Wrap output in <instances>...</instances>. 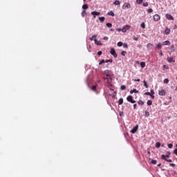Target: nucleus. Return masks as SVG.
I'll use <instances>...</instances> for the list:
<instances>
[{"instance_id":"7ed1b4c3","label":"nucleus","mask_w":177,"mask_h":177,"mask_svg":"<svg viewBox=\"0 0 177 177\" xmlns=\"http://www.w3.org/2000/svg\"><path fill=\"white\" fill-rule=\"evenodd\" d=\"M127 100L132 104L136 103V101L133 100V97H132V95L127 96Z\"/></svg>"},{"instance_id":"a18cd8bd","label":"nucleus","mask_w":177,"mask_h":177,"mask_svg":"<svg viewBox=\"0 0 177 177\" xmlns=\"http://www.w3.org/2000/svg\"><path fill=\"white\" fill-rule=\"evenodd\" d=\"M144 95H147L148 96H151V93L150 92H145Z\"/></svg>"},{"instance_id":"c9c22d12","label":"nucleus","mask_w":177,"mask_h":177,"mask_svg":"<svg viewBox=\"0 0 177 177\" xmlns=\"http://www.w3.org/2000/svg\"><path fill=\"white\" fill-rule=\"evenodd\" d=\"M138 104H140V106H143V104H145V102L142 100L138 101Z\"/></svg>"},{"instance_id":"680f3d73","label":"nucleus","mask_w":177,"mask_h":177,"mask_svg":"<svg viewBox=\"0 0 177 177\" xmlns=\"http://www.w3.org/2000/svg\"><path fill=\"white\" fill-rule=\"evenodd\" d=\"M124 48H128V45L124 44Z\"/></svg>"},{"instance_id":"13d9d810","label":"nucleus","mask_w":177,"mask_h":177,"mask_svg":"<svg viewBox=\"0 0 177 177\" xmlns=\"http://www.w3.org/2000/svg\"><path fill=\"white\" fill-rule=\"evenodd\" d=\"M136 106H137L136 104H133V109H136Z\"/></svg>"},{"instance_id":"de8ad7c7","label":"nucleus","mask_w":177,"mask_h":177,"mask_svg":"<svg viewBox=\"0 0 177 177\" xmlns=\"http://www.w3.org/2000/svg\"><path fill=\"white\" fill-rule=\"evenodd\" d=\"M133 39H134V41H138L139 39V37H136V36H133Z\"/></svg>"},{"instance_id":"ddd939ff","label":"nucleus","mask_w":177,"mask_h":177,"mask_svg":"<svg viewBox=\"0 0 177 177\" xmlns=\"http://www.w3.org/2000/svg\"><path fill=\"white\" fill-rule=\"evenodd\" d=\"M153 45L152 44H148L147 45V48L148 50H151V49H153Z\"/></svg>"},{"instance_id":"7c9ffc66","label":"nucleus","mask_w":177,"mask_h":177,"mask_svg":"<svg viewBox=\"0 0 177 177\" xmlns=\"http://www.w3.org/2000/svg\"><path fill=\"white\" fill-rule=\"evenodd\" d=\"M136 2L138 5H142V3H143V0H136Z\"/></svg>"},{"instance_id":"1a4fd4ad","label":"nucleus","mask_w":177,"mask_h":177,"mask_svg":"<svg viewBox=\"0 0 177 177\" xmlns=\"http://www.w3.org/2000/svg\"><path fill=\"white\" fill-rule=\"evenodd\" d=\"M139 128L138 125L135 126L131 130V133H135L137 131L138 129Z\"/></svg>"},{"instance_id":"3c124183","label":"nucleus","mask_w":177,"mask_h":177,"mask_svg":"<svg viewBox=\"0 0 177 177\" xmlns=\"http://www.w3.org/2000/svg\"><path fill=\"white\" fill-rule=\"evenodd\" d=\"M103 53L102 52V51H98L97 52V55H98V56H102V54Z\"/></svg>"},{"instance_id":"8fccbe9b","label":"nucleus","mask_w":177,"mask_h":177,"mask_svg":"<svg viewBox=\"0 0 177 177\" xmlns=\"http://www.w3.org/2000/svg\"><path fill=\"white\" fill-rule=\"evenodd\" d=\"M121 55H122V56H125V55H127V53L125 51H122L121 53Z\"/></svg>"},{"instance_id":"052dcab7","label":"nucleus","mask_w":177,"mask_h":177,"mask_svg":"<svg viewBox=\"0 0 177 177\" xmlns=\"http://www.w3.org/2000/svg\"><path fill=\"white\" fill-rule=\"evenodd\" d=\"M160 56H162V50L160 51Z\"/></svg>"},{"instance_id":"6e6d98bb","label":"nucleus","mask_w":177,"mask_h":177,"mask_svg":"<svg viewBox=\"0 0 177 177\" xmlns=\"http://www.w3.org/2000/svg\"><path fill=\"white\" fill-rule=\"evenodd\" d=\"M169 165H170V167H175V164H174V163H170Z\"/></svg>"},{"instance_id":"4be33fe9","label":"nucleus","mask_w":177,"mask_h":177,"mask_svg":"<svg viewBox=\"0 0 177 177\" xmlns=\"http://www.w3.org/2000/svg\"><path fill=\"white\" fill-rule=\"evenodd\" d=\"M106 18H104V17H99V20L101 23H103L104 21Z\"/></svg>"},{"instance_id":"ea45409f","label":"nucleus","mask_w":177,"mask_h":177,"mask_svg":"<svg viewBox=\"0 0 177 177\" xmlns=\"http://www.w3.org/2000/svg\"><path fill=\"white\" fill-rule=\"evenodd\" d=\"M163 82L164 84H168L169 82V80L168 79H165Z\"/></svg>"},{"instance_id":"37998d69","label":"nucleus","mask_w":177,"mask_h":177,"mask_svg":"<svg viewBox=\"0 0 177 177\" xmlns=\"http://www.w3.org/2000/svg\"><path fill=\"white\" fill-rule=\"evenodd\" d=\"M168 147H169V149H172V147H174V145H172V144H168Z\"/></svg>"},{"instance_id":"cd10ccee","label":"nucleus","mask_w":177,"mask_h":177,"mask_svg":"<svg viewBox=\"0 0 177 177\" xmlns=\"http://www.w3.org/2000/svg\"><path fill=\"white\" fill-rule=\"evenodd\" d=\"M147 104L148 106H151L153 104V101L151 100H148L147 102Z\"/></svg>"},{"instance_id":"b1692460","label":"nucleus","mask_w":177,"mask_h":177,"mask_svg":"<svg viewBox=\"0 0 177 177\" xmlns=\"http://www.w3.org/2000/svg\"><path fill=\"white\" fill-rule=\"evenodd\" d=\"M170 44H171V42L168 40L163 42V45L168 46V45H170Z\"/></svg>"},{"instance_id":"f704fd0d","label":"nucleus","mask_w":177,"mask_h":177,"mask_svg":"<svg viewBox=\"0 0 177 177\" xmlns=\"http://www.w3.org/2000/svg\"><path fill=\"white\" fill-rule=\"evenodd\" d=\"M88 4H84L83 6H82V9H88Z\"/></svg>"},{"instance_id":"5701e85b","label":"nucleus","mask_w":177,"mask_h":177,"mask_svg":"<svg viewBox=\"0 0 177 177\" xmlns=\"http://www.w3.org/2000/svg\"><path fill=\"white\" fill-rule=\"evenodd\" d=\"M95 38H97V35H94L91 37H90V41H93V39H95Z\"/></svg>"},{"instance_id":"a211bd4d","label":"nucleus","mask_w":177,"mask_h":177,"mask_svg":"<svg viewBox=\"0 0 177 177\" xmlns=\"http://www.w3.org/2000/svg\"><path fill=\"white\" fill-rule=\"evenodd\" d=\"M94 42H95V45H97V46L102 45L100 41H97V39H94Z\"/></svg>"},{"instance_id":"bf43d9fd","label":"nucleus","mask_w":177,"mask_h":177,"mask_svg":"<svg viewBox=\"0 0 177 177\" xmlns=\"http://www.w3.org/2000/svg\"><path fill=\"white\" fill-rule=\"evenodd\" d=\"M176 28H177V26L175 25L174 27V30H176Z\"/></svg>"},{"instance_id":"6e6552de","label":"nucleus","mask_w":177,"mask_h":177,"mask_svg":"<svg viewBox=\"0 0 177 177\" xmlns=\"http://www.w3.org/2000/svg\"><path fill=\"white\" fill-rule=\"evenodd\" d=\"M161 17H160L159 15L156 14L155 15H153V20L154 21H159V20H160Z\"/></svg>"},{"instance_id":"5fc2aeb1","label":"nucleus","mask_w":177,"mask_h":177,"mask_svg":"<svg viewBox=\"0 0 177 177\" xmlns=\"http://www.w3.org/2000/svg\"><path fill=\"white\" fill-rule=\"evenodd\" d=\"M135 82H140V79L134 80Z\"/></svg>"},{"instance_id":"e2e57ef3","label":"nucleus","mask_w":177,"mask_h":177,"mask_svg":"<svg viewBox=\"0 0 177 177\" xmlns=\"http://www.w3.org/2000/svg\"><path fill=\"white\" fill-rule=\"evenodd\" d=\"M161 165V164H159V165H158V167H160Z\"/></svg>"},{"instance_id":"79ce46f5","label":"nucleus","mask_w":177,"mask_h":177,"mask_svg":"<svg viewBox=\"0 0 177 177\" xmlns=\"http://www.w3.org/2000/svg\"><path fill=\"white\" fill-rule=\"evenodd\" d=\"M142 6L145 7H147V6H149V3H147V2L143 3Z\"/></svg>"},{"instance_id":"69168bd1","label":"nucleus","mask_w":177,"mask_h":177,"mask_svg":"<svg viewBox=\"0 0 177 177\" xmlns=\"http://www.w3.org/2000/svg\"><path fill=\"white\" fill-rule=\"evenodd\" d=\"M122 115V113H120V115Z\"/></svg>"},{"instance_id":"72a5a7b5","label":"nucleus","mask_w":177,"mask_h":177,"mask_svg":"<svg viewBox=\"0 0 177 177\" xmlns=\"http://www.w3.org/2000/svg\"><path fill=\"white\" fill-rule=\"evenodd\" d=\"M106 27H109V28H111V27H113V24L110 23H106Z\"/></svg>"},{"instance_id":"2eb2a0df","label":"nucleus","mask_w":177,"mask_h":177,"mask_svg":"<svg viewBox=\"0 0 177 177\" xmlns=\"http://www.w3.org/2000/svg\"><path fill=\"white\" fill-rule=\"evenodd\" d=\"M130 93H139V91L136 90V88H134L130 91Z\"/></svg>"},{"instance_id":"0e129e2a","label":"nucleus","mask_w":177,"mask_h":177,"mask_svg":"<svg viewBox=\"0 0 177 177\" xmlns=\"http://www.w3.org/2000/svg\"><path fill=\"white\" fill-rule=\"evenodd\" d=\"M176 91H177V86H176V89H175Z\"/></svg>"},{"instance_id":"0eeeda50","label":"nucleus","mask_w":177,"mask_h":177,"mask_svg":"<svg viewBox=\"0 0 177 177\" xmlns=\"http://www.w3.org/2000/svg\"><path fill=\"white\" fill-rule=\"evenodd\" d=\"M92 16H93L94 19H96V16H100V12L97 11L91 12Z\"/></svg>"},{"instance_id":"338daca9","label":"nucleus","mask_w":177,"mask_h":177,"mask_svg":"<svg viewBox=\"0 0 177 177\" xmlns=\"http://www.w3.org/2000/svg\"><path fill=\"white\" fill-rule=\"evenodd\" d=\"M122 115V113H120V115Z\"/></svg>"},{"instance_id":"49530a36","label":"nucleus","mask_w":177,"mask_h":177,"mask_svg":"<svg viewBox=\"0 0 177 177\" xmlns=\"http://www.w3.org/2000/svg\"><path fill=\"white\" fill-rule=\"evenodd\" d=\"M147 12H148V13H152L153 10H152L151 8H149V9L147 10Z\"/></svg>"},{"instance_id":"4468645a","label":"nucleus","mask_w":177,"mask_h":177,"mask_svg":"<svg viewBox=\"0 0 177 177\" xmlns=\"http://www.w3.org/2000/svg\"><path fill=\"white\" fill-rule=\"evenodd\" d=\"M170 32H171V29L166 28V29L165 30V34L166 35H169Z\"/></svg>"},{"instance_id":"9d476101","label":"nucleus","mask_w":177,"mask_h":177,"mask_svg":"<svg viewBox=\"0 0 177 177\" xmlns=\"http://www.w3.org/2000/svg\"><path fill=\"white\" fill-rule=\"evenodd\" d=\"M167 60L169 63H175V59H174L173 57H168Z\"/></svg>"},{"instance_id":"aec40b11","label":"nucleus","mask_w":177,"mask_h":177,"mask_svg":"<svg viewBox=\"0 0 177 177\" xmlns=\"http://www.w3.org/2000/svg\"><path fill=\"white\" fill-rule=\"evenodd\" d=\"M151 99H154V90H151Z\"/></svg>"},{"instance_id":"473e14b6","label":"nucleus","mask_w":177,"mask_h":177,"mask_svg":"<svg viewBox=\"0 0 177 177\" xmlns=\"http://www.w3.org/2000/svg\"><path fill=\"white\" fill-rule=\"evenodd\" d=\"M140 26H141L142 28H146V24H145V22H142L140 24Z\"/></svg>"},{"instance_id":"58836bf2","label":"nucleus","mask_w":177,"mask_h":177,"mask_svg":"<svg viewBox=\"0 0 177 177\" xmlns=\"http://www.w3.org/2000/svg\"><path fill=\"white\" fill-rule=\"evenodd\" d=\"M92 91H93L94 92H96V86H93L91 88Z\"/></svg>"},{"instance_id":"2f4dec72","label":"nucleus","mask_w":177,"mask_h":177,"mask_svg":"<svg viewBox=\"0 0 177 177\" xmlns=\"http://www.w3.org/2000/svg\"><path fill=\"white\" fill-rule=\"evenodd\" d=\"M120 89L121 91H125V89H127V86H125V85H122L120 86Z\"/></svg>"},{"instance_id":"e433bc0d","label":"nucleus","mask_w":177,"mask_h":177,"mask_svg":"<svg viewBox=\"0 0 177 177\" xmlns=\"http://www.w3.org/2000/svg\"><path fill=\"white\" fill-rule=\"evenodd\" d=\"M151 164H153V165H156V164H157V160H151Z\"/></svg>"},{"instance_id":"4c0bfd02","label":"nucleus","mask_w":177,"mask_h":177,"mask_svg":"<svg viewBox=\"0 0 177 177\" xmlns=\"http://www.w3.org/2000/svg\"><path fill=\"white\" fill-rule=\"evenodd\" d=\"M105 63H113V59L105 60Z\"/></svg>"},{"instance_id":"c756f323","label":"nucleus","mask_w":177,"mask_h":177,"mask_svg":"<svg viewBox=\"0 0 177 177\" xmlns=\"http://www.w3.org/2000/svg\"><path fill=\"white\" fill-rule=\"evenodd\" d=\"M157 149H159V147L161 146V143L160 142H156V145H155Z\"/></svg>"},{"instance_id":"f257e3e1","label":"nucleus","mask_w":177,"mask_h":177,"mask_svg":"<svg viewBox=\"0 0 177 177\" xmlns=\"http://www.w3.org/2000/svg\"><path fill=\"white\" fill-rule=\"evenodd\" d=\"M104 80L105 81L106 86H107L108 88H110V86H111V81H113V80L111 79V75L106 74Z\"/></svg>"},{"instance_id":"f3484780","label":"nucleus","mask_w":177,"mask_h":177,"mask_svg":"<svg viewBox=\"0 0 177 177\" xmlns=\"http://www.w3.org/2000/svg\"><path fill=\"white\" fill-rule=\"evenodd\" d=\"M140 65L142 67V68H145V67H146V62H140Z\"/></svg>"},{"instance_id":"393cba45","label":"nucleus","mask_w":177,"mask_h":177,"mask_svg":"<svg viewBox=\"0 0 177 177\" xmlns=\"http://www.w3.org/2000/svg\"><path fill=\"white\" fill-rule=\"evenodd\" d=\"M122 103H124V99L120 98V99L119 100V101H118V104H119V105H121V104H122Z\"/></svg>"},{"instance_id":"39448f33","label":"nucleus","mask_w":177,"mask_h":177,"mask_svg":"<svg viewBox=\"0 0 177 177\" xmlns=\"http://www.w3.org/2000/svg\"><path fill=\"white\" fill-rule=\"evenodd\" d=\"M131 28V26L129 25H125L122 28V32H127L128 30Z\"/></svg>"},{"instance_id":"9b49d317","label":"nucleus","mask_w":177,"mask_h":177,"mask_svg":"<svg viewBox=\"0 0 177 177\" xmlns=\"http://www.w3.org/2000/svg\"><path fill=\"white\" fill-rule=\"evenodd\" d=\"M165 90L162 89L160 91H159V95L160 96H165Z\"/></svg>"},{"instance_id":"603ef678","label":"nucleus","mask_w":177,"mask_h":177,"mask_svg":"<svg viewBox=\"0 0 177 177\" xmlns=\"http://www.w3.org/2000/svg\"><path fill=\"white\" fill-rule=\"evenodd\" d=\"M163 68L168 70L169 67L167 65H163Z\"/></svg>"},{"instance_id":"c85d7f7f","label":"nucleus","mask_w":177,"mask_h":177,"mask_svg":"<svg viewBox=\"0 0 177 177\" xmlns=\"http://www.w3.org/2000/svg\"><path fill=\"white\" fill-rule=\"evenodd\" d=\"M113 4H114V5H116V6L120 5V1L115 0V1L113 2Z\"/></svg>"},{"instance_id":"c03bdc74","label":"nucleus","mask_w":177,"mask_h":177,"mask_svg":"<svg viewBox=\"0 0 177 177\" xmlns=\"http://www.w3.org/2000/svg\"><path fill=\"white\" fill-rule=\"evenodd\" d=\"M122 45H123V44H122V41H119V42L118 43V46H122Z\"/></svg>"},{"instance_id":"412c9836","label":"nucleus","mask_w":177,"mask_h":177,"mask_svg":"<svg viewBox=\"0 0 177 177\" xmlns=\"http://www.w3.org/2000/svg\"><path fill=\"white\" fill-rule=\"evenodd\" d=\"M171 52H175V46L172 44L170 47Z\"/></svg>"},{"instance_id":"09e8293b","label":"nucleus","mask_w":177,"mask_h":177,"mask_svg":"<svg viewBox=\"0 0 177 177\" xmlns=\"http://www.w3.org/2000/svg\"><path fill=\"white\" fill-rule=\"evenodd\" d=\"M145 115H146V117H149V115H150V113H149V111H146Z\"/></svg>"},{"instance_id":"20e7f679","label":"nucleus","mask_w":177,"mask_h":177,"mask_svg":"<svg viewBox=\"0 0 177 177\" xmlns=\"http://www.w3.org/2000/svg\"><path fill=\"white\" fill-rule=\"evenodd\" d=\"M110 53L111 55H112V56H113V57H115V59H117L118 55L117 53H115V49H114V48H111Z\"/></svg>"},{"instance_id":"f03ea898","label":"nucleus","mask_w":177,"mask_h":177,"mask_svg":"<svg viewBox=\"0 0 177 177\" xmlns=\"http://www.w3.org/2000/svg\"><path fill=\"white\" fill-rule=\"evenodd\" d=\"M169 156H171V152L167 151V154H166V155L162 154L161 156V158H162V160H165V161H167V162H172L171 159H168V158H169Z\"/></svg>"},{"instance_id":"a878e982","label":"nucleus","mask_w":177,"mask_h":177,"mask_svg":"<svg viewBox=\"0 0 177 177\" xmlns=\"http://www.w3.org/2000/svg\"><path fill=\"white\" fill-rule=\"evenodd\" d=\"M143 84H144V86L145 87V88H149V84H147V82H146V80H144L143 81Z\"/></svg>"},{"instance_id":"f8f14e48","label":"nucleus","mask_w":177,"mask_h":177,"mask_svg":"<svg viewBox=\"0 0 177 177\" xmlns=\"http://www.w3.org/2000/svg\"><path fill=\"white\" fill-rule=\"evenodd\" d=\"M166 18L167 19V20H174V17H172V15H171L170 14H167Z\"/></svg>"},{"instance_id":"864d4df0","label":"nucleus","mask_w":177,"mask_h":177,"mask_svg":"<svg viewBox=\"0 0 177 177\" xmlns=\"http://www.w3.org/2000/svg\"><path fill=\"white\" fill-rule=\"evenodd\" d=\"M104 41H108V40H109V37H104Z\"/></svg>"},{"instance_id":"6ab92c4d","label":"nucleus","mask_w":177,"mask_h":177,"mask_svg":"<svg viewBox=\"0 0 177 177\" xmlns=\"http://www.w3.org/2000/svg\"><path fill=\"white\" fill-rule=\"evenodd\" d=\"M156 48H157L158 49H161V48H162V44L158 43V44L156 45Z\"/></svg>"},{"instance_id":"dca6fc26","label":"nucleus","mask_w":177,"mask_h":177,"mask_svg":"<svg viewBox=\"0 0 177 177\" xmlns=\"http://www.w3.org/2000/svg\"><path fill=\"white\" fill-rule=\"evenodd\" d=\"M107 15L108 16H112L113 17H114V16H115V15L114 14V12L113 11H109L108 13H107Z\"/></svg>"},{"instance_id":"bb28decb","label":"nucleus","mask_w":177,"mask_h":177,"mask_svg":"<svg viewBox=\"0 0 177 177\" xmlns=\"http://www.w3.org/2000/svg\"><path fill=\"white\" fill-rule=\"evenodd\" d=\"M86 15V10H84L82 12V17H85V15Z\"/></svg>"},{"instance_id":"774afa93","label":"nucleus","mask_w":177,"mask_h":177,"mask_svg":"<svg viewBox=\"0 0 177 177\" xmlns=\"http://www.w3.org/2000/svg\"><path fill=\"white\" fill-rule=\"evenodd\" d=\"M176 147H177V144H176Z\"/></svg>"},{"instance_id":"4d7b16f0","label":"nucleus","mask_w":177,"mask_h":177,"mask_svg":"<svg viewBox=\"0 0 177 177\" xmlns=\"http://www.w3.org/2000/svg\"><path fill=\"white\" fill-rule=\"evenodd\" d=\"M117 30L119 31V32L122 31V28H118Z\"/></svg>"},{"instance_id":"423d86ee","label":"nucleus","mask_w":177,"mask_h":177,"mask_svg":"<svg viewBox=\"0 0 177 177\" xmlns=\"http://www.w3.org/2000/svg\"><path fill=\"white\" fill-rule=\"evenodd\" d=\"M122 9H131V4L129 3H124L122 6Z\"/></svg>"},{"instance_id":"a19ab883","label":"nucleus","mask_w":177,"mask_h":177,"mask_svg":"<svg viewBox=\"0 0 177 177\" xmlns=\"http://www.w3.org/2000/svg\"><path fill=\"white\" fill-rule=\"evenodd\" d=\"M103 63H106L104 59L101 60L99 65L101 66V64H103Z\"/></svg>"}]
</instances>
